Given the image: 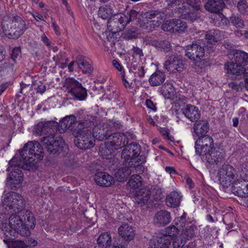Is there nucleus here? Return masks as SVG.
<instances>
[{
    "label": "nucleus",
    "mask_w": 248,
    "mask_h": 248,
    "mask_svg": "<svg viewBox=\"0 0 248 248\" xmlns=\"http://www.w3.org/2000/svg\"><path fill=\"white\" fill-rule=\"evenodd\" d=\"M128 165L130 166L128 167H123L119 169L115 173V177L117 179V181L119 182H123L126 180L127 178L131 174L132 172L137 168H140L137 166L134 167V164L129 163Z\"/></svg>",
    "instance_id": "b1692460"
},
{
    "label": "nucleus",
    "mask_w": 248,
    "mask_h": 248,
    "mask_svg": "<svg viewBox=\"0 0 248 248\" xmlns=\"http://www.w3.org/2000/svg\"><path fill=\"white\" fill-rule=\"evenodd\" d=\"M53 59L57 65L62 64V67L65 66L68 61V59L66 58L65 53L62 51H60L59 54L54 56Z\"/></svg>",
    "instance_id": "c03bdc74"
},
{
    "label": "nucleus",
    "mask_w": 248,
    "mask_h": 248,
    "mask_svg": "<svg viewBox=\"0 0 248 248\" xmlns=\"http://www.w3.org/2000/svg\"><path fill=\"white\" fill-rule=\"evenodd\" d=\"M237 3L238 9L240 13H245L248 11V3L246 0H239Z\"/></svg>",
    "instance_id": "864d4df0"
},
{
    "label": "nucleus",
    "mask_w": 248,
    "mask_h": 248,
    "mask_svg": "<svg viewBox=\"0 0 248 248\" xmlns=\"http://www.w3.org/2000/svg\"><path fill=\"white\" fill-rule=\"evenodd\" d=\"M175 21V19L167 20L162 25V29L164 31L174 33Z\"/></svg>",
    "instance_id": "09e8293b"
},
{
    "label": "nucleus",
    "mask_w": 248,
    "mask_h": 248,
    "mask_svg": "<svg viewBox=\"0 0 248 248\" xmlns=\"http://www.w3.org/2000/svg\"><path fill=\"white\" fill-rule=\"evenodd\" d=\"M148 13L152 14L150 16L151 19L150 20H153V19L155 20H163L166 18V15L164 13L159 12L158 11H149Z\"/></svg>",
    "instance_id": "8fccbe9b"
},
{
    "label": "nucleus",
    "mask_w": 248,
    "mask_h": 248,
    "mask_svg": "<svg viewBox=\"0 0 248 248\" xmlns=\"http://www.w3.org/2000/svg\"><path fill=\"white\" fill-rule=\"evenodd\" d=\"M197 231V227L196 225L194 224L187 225L183 229L182 236L185 240L191 239L195 236Z\"/></svg>",
    "instance_id": "c9c22d12"
},
{
    "label": "nucleus",
    "mask_w": 248,
    "mask_h": 248,
    "mask_svg": "<svg viewBox=\"0 0 248 248\" xmlns=\"http://www.w3.org/2000/svg\"><path fill=\"white\" fill-rule=\"evenodd\" d=\"M152 45L164 52H169L171 49L170 44L167 40L154 41L152 42Z\"/></svg>",
    "instance_id": "58836bf2"
},
{
    "label": "nucleus",
    "mask_w": 248,
    "mask_h": 248,
    "mask_svg": "<svg viewBox=\"0 0 248 248\" xmlns=\"http://www.w3.org/2000/svg\"><path fill=\"white\" fill-rule=\"evenodd\" d=\"M16 214H13L9 217V224H7L6 222H4L7 217L4 214L0 213V229L3 232H10L11 235H14L16 232L22 236H29L30 231L24 228L22 219Z\"/></svg>",
    "instance_id": "20e7f679"
},
{
    "label": "nucleus",
    "mask_w": 248,
    "mask_h": 248,
    "mask_svg": "<svg viewBox=\"0 0 248 248\" xmlns=\"http://www.w3.org/2000/svg\"><path fill=\"white\" fill-rule=\"evenodd\" d=\"M225 6L223 0H208L204 7L206 10L212 13H217Z\"/></svg>",
    "instance_id": "c756f323"
},
{
    "label": "nucleus",
    "mask_w": 248,
    "mask_h": 248,
    "mask_svg": "<svg viewBox=\"0 0 248 248\" xmlns=\"http://www.w3.org/2000/svg\"><path fill=\"white\" fill-rule=\"evenodd\" d=\"M112 14L113 10L108 5L100 7L98 10V16L103 19H108Z\"/></svg>",
    "instance_id": "a19ab883"
},
{
    "label": "nucleus",
    "mask_w": 248,
    "mask_h": 248,
    "mask_svg": "<svg viewBox=\"0 0 248 248\" xmlns=\"http://www.w3.org/2000/svg\"><path fill=\"white\" fill-rule=\"evenodd\" d=\"M132 51L133 52V56H137L140 58L143 56L142 50L137 46H133L132 47Z\"/></svg>",
    "instance_id": "338daca9"
},
{
    "label": "nucleus",
    "mask_w": 248,
    "mask_h": 248,
    "mask_svg": "<svg viewBox=\"0 0 248 248\" xmlns=\"http://www.w3.org/2000/svg\"><path fill=\"white\" fill-rule=\"evenodd\" d=\"M181 201V197L179 194L174 191L167 196L166 203L167 206L175 208L179 205Z\"/></svg>",
    "instance_id": "2f4dec72"
},
{
    "label": "nucleus",
    "mask_w": 248,
    "mask_h": 248,
    "mask_svg": "<svg viewBox=\"0 0 248 248\" xmlns=\"http://www.w3.org/2000/svg\"><path fill=\"white\" fill-rule=\"evenodd\" d=\"M228 86L233 91L239 92L241 91L243 84L241 82H239L238 83L236 82H232L229 84Z\"/></svg>",
    "instance_id": "4d7b16f0"
},
{
    "label": "nucleus",
    "mask_w": 248,
    "mask_h": 248,
    "mask_svg": "<svg viewBox=\"0 0 248 248\" xmlns=\"http://www.w3.org/2000/svg\"><path fill=\"white\" fill-rule=\"evenodd\" d=\"M232 62L227 65L228 73L232 74H238L241 69L245 68L248 64V54L244 51L236 50L233 52Z\"/></svg>",
    "instance_id": "1a4fd4ad"
},
{
    "label": "nucleus",
    "mask_w": 248,
    "mask_h": 248,
    "mask_svg": "<svg viewBox=\"0 0 248 248\" xmlns=\"http://www.w3.org/2000/svg\"><path fill=\"white\" fill-rule=\"evenodd\" d=\"M186 23L181 19H175L174 32L182 33L187 29Z\"/></svg>",
    "instance_id": "49530a36"
},
{
    "label": "nucleus",
    "mask_w": 248,
    "mask_h": 248,
    "mask_svg": "<svg viewBox=\"0 0 248 248\" xmlns=\"http://www.w3.org/2000/svg\"><path fill=\"white\" fill-rule=\"evenodd\" d=\"M179 229L175 225H170L166 228V234L171 239L172 237L176 236L178 233Z\"/></svg>",
    "instance_id": "3c124183"
},
{
    "label": "nucleus",
    "mask_w": 248,
    "mask_h": 248,
    "mask_svg": "<svg viewBox=\"0 0 248 248\" xmlns=\"http://www.w3.org/2000/svg\"><path fill=\"white\" fill-rule=\"evenodd\" d=\"M93 126H91L92 131L94 139L100 141L108 140V137L111 134V132L109 130L106 129L103 126L100 124L95 126L93 129Z\"/></svg>",
    "instance_id": "a878e982"
},
{
    "label": "nucleus",
    "mask_w": 248,
    "mask_h": 248,
    "mask_svg": "<svg viewBox=\"0 0 248 248\" xmlns=\"http://www.w3.org/2000/svg\"><path fill=\"white\" fill-rule=\"evenodd\" d=\"M9 165L7 170L10 171V173L7 178V185H9L11 189L16 190L20 187L23 179V174L20 168L25 166L20 159L16 156L10 160Z\"/></svg>",
    "instance_id": "39448f33"
},
{
    "label": "nucleus",
    "mask_w": 248,
    "mask_h": 248,
    "mask_svg": "<svg viewBox=\"0 0 248 248\" xmlns=\"http://www.w3.org/2000/svg\"><path fill=\"white\" fill-rule=\"evenodd\" d=\"M214 148L213 138L208 135L199 137L195 143V151L200 156Z\"/></svg>",
    "instance_id": "2eb2a0df"
},
{
    "label": "nucleus",
    "mask_w": 248,
    "mask_h": 248,
    "mask_svg": "<svg viewBox=\"0 0 248 248\" xmlns=\"http://www.w3.org/2000/svg\"><path fill=\"white\" fill-rule=\"evenodd\" d=\"M160 133L164 136V138L167 140H171V136L170 135V133L168 132V130L167 128H160L159 129Z\"/></svg>",
    "instance_id": "e2e57ef3"
},
{
    "label": "nucleus",
    "mask_w": 248,
    "mask_h": 248,
    "mask_svg": "<svg viewBox=\"0 0 248 248\" xmlns=\"http://www.w3.org/2000/svg\"><path fill=\"white\" fill-rule=\"evenodd\" d=\"M58 123L50 121L46 122H40L34 127V132L39 135H50L44 137L41 141L47 151L51 154H58L64 145V141L58 134L53 133L58 130Z\"/></svg>",
    "instance_id": "f257e3e1"
},
{
    "label": "nucleus",
    "mask_w": 248,
    "mask_h": 248,
    "mask_svg": "<svg viewBox=\"0 0 248 248\" xmlns=\"http://www.w3.org/2000/svg\"><path fill=\"white\" fill-rule=\"evenodd\" d=\"M20 155L26 169H33L36 167L37 162L43 159V149L38 142L29 141L20 152Z\"/></svg>",
    "instance_id": "7ed1b4c3"
},
{
    "label": "nucleus",
    "mask_w": 248,
    "mask_h": 248,
    "mask_svg": "<svg viewBox=\"0 0 248 248\" xmlns=\"http://www.w3.org/2000/svg\"><path fill=\"white\" fill-rule=\"evenodd\" d=\"M24 228L30 231V229H32L35 225V219L32 213L28 210L26 211L25 215L23 216Z\"/></svg>",
    "instance_id": "f704fd0d"
},
{
    "label": "nucleus",
    "mask_w": 248,
    "mask_h": 248,
    "mask_svg": "<svg viewBox=\"0 0 248 248\" xmlns=\"http://www.w3.org/2000/svg\"><path fill=\"white\" fill-rule=\"evenodd\" d=\"M163 95L166 99H171L174 94V89L170 84L165 85V89L162 91Z\"/></svg>",
    "instance_id": "de8ad7c7"
},
{
    "label": "nucleus",
    "mask_w": 248,
    "mask_h": 248,
    "mask_svg": "<svg viewBox=\"0 0 248 248\" xmlns=\"http://www.w3.org/2000/svg\"><path fill=\"white\" fill-rule=\"evenodd\" d=\"M151 15H152V14L148 13L147 12L143 14L141 18H139L138 21L140 27L151 30V22L150 21Z\"/></svg>",
    "instance_id": "ea45409f"
},
{
    "label": "nucleus",
    "mask_w": 248,
    "mask_h": 248,
    "mask_svg": "<svg viewBox=\"0 0 248 248\" xmlns=\"http://www.w3.org/2000/svg\"><path fill=\"white\" fill-rule=\"evenodd\" d=\"M119 92L115 90L113 91L112 93H110L108 96V99L110 100L113 101L114 102H117L119 100Z\"/></svg>",
    "instance_id": "69168bd1"
},
{
    "label": "nucleus",
    "mask_w": 248,
    "mask_h": 248,
    "mask_svg": "<svg viewBox=\"0 0 248 248\" xmlns=\"http://www.w3.org/2000/svg\"><path fill=\"white\" fill-rule=\"evenodd\" d=\"M232 191L235 195L242 198L248 197V181L237 179L232 186Z\"/></svg>",
    "instance_id": "f3484780"
},
{
    "label": "nucleus",
    "mask_w": 248,
    "mask_h": 248,
    "mask_svg": "<svg viewBox=\"0 0 248 248\" xmlns=\"http://www.w3.org/2000/svg\"><path fill=\"white\" fill-rule=\"evenodd\" d=\"M186 223V214L184 213L181 217H177L174 220L175 225L180 230L183 228Z\"/></svg>",
    "instance_id": "603ef678"
},
{
    "label": "nucleus",
    "mask_w": 248,
    "mask_h": 248,
    "mask_svg": "<svg viewBox=\"0 0 248 248\" xmlns=\"http://www.w3.org/2000/svg\"><path fill=\"white\" fill-rule=\"evenodd\" d=\"M64 87L73 100L83 101L87 98V90L82 86L81 83L73 78H66Z\"/></svg>",
    "instance_id": "6e6552de"
},
{
    "label": "nucleus",
    "mask_w": 248,
    "mask_h": 248,
    "mask_svg": "<svg viewBox=\"0 0 248 248\" xmlns=\"http://www.w3.org/2000/svg\"><path fill=\"white\" fill-rule=\"evenodd\" d=\"M97 242L101 248H111L113 245L112 243L111 236L108 232H105L99 235Z\"/></svg>",
    "instance_id": "473e14b6"
},
{
    "label": "nucleus",
    "mask_w": 248,
    "mask_h": 248,
    "mask_svg": "<svg viewBox=\"0 0 248 248\" xmlns=\"http://www.w3.org/2000/svg\"><path fill=\"white\" fill-rule=\"evenodd\" d=\"M118 232L120 235L127 242L131 241L135 235L134 229L127 224H124L119 227Z\"/></svg>",
    "instance_id": "bb28decb"
},
{
    "label": "nucleus",
    "mask_w": 248,
    "mask_h": 248,
    "mask_svg": "<svg viewBox=\"0 0 248 248\" xmlns=\"http://www.w3.org/2000/svg\"><path fill=\"white\" fill-rule=\"evenodd\" d=\"M140 13L134 10H131L128 14H127V21H126V24L129 23L130 21L134 20L136 19L139 15Z\"/></svg>",
    "instance_id": "13d9d810"
},
{
    "label": "nucleus",
    "mask_w": 248,
    "mask_h": 248,
    "mask_svg": "<svg viewBox=\"0 0 248 248\" xmlns=\"http://www.w3.org/2000/svg\"><path fill=\"white\" fill-rule=\"evenodd\" d=\"M7 28H10V34H13V38H18L27 30L25 21L20 16L12 15L9 17Z\"/></svg>",
    "instance_id": "9b49d317"
},
{
    "label": "nucleus",
    "mask_w": 248,
    "mask_h": 248,
    "mask_svg": "<svg viewBox=\"0 0 248 248\" xmlns=\"http://www.w3.org/2000/svg\"><path fill=\"white\" fill-rule=\"evenodd\" d=\"M140 146L137 142H132L126 145L123 150L121 156L126 162L135 163L134 167L141 168L140 164L145 161V157L140 155Z\"/></svg>",
    "instance_id": "0eeeda50"
},
{
    "label": "nucleus",
    "mask_w": 248,
    "mask_h": 248,
    "mask_svg": "<svg viewBox=\"0 0 248 248\" xmlns=\"http://www.w3.org/2000/svg\"><path fill=\"white\" fill-rule=\"evenodd\" d=\"M21 56V50L20 47H15L12 52L11 54V59L12 60L16 62V60L18 57H20Z\"/></svg>",
    "instance_id": "bf43d9fd"
},
{
    "label": "nucleus",
    "mask_w": 248,
    "mask_h": 248,
    "mask_svg": "<svg viewBox=\"0 0 248 248\" xmlns=\"http://www.w3.org/2000/svg\"><path fill=\"white\" fill-rule=\"evenodd\" d=\"M35 90L36 91V93L43 94L46 91V86L40 81L37 84V87L35 88Z\"/></svg>",
    "instance_id": "0e129e2a"
},
{
    "label": "nucleus",
    "mask_w": 248,
    "mask_h": 248,
    "mask_svg": "<svg viewBox=\"0 0 248 248\" xmlns=\"http://www.w3.org/2000/svg\"><path fill=\"white\" fill-rule=\"evenodd\" d=\"M108 140L106 143V147L111 154L115 150L125 147V137L124 135L120 132L111 134L108 137Z\"/></svg>",
    "instance_id": "4468645a"
},
{
    "label": "nucleus",
    "mask_w": 248,
    "mask_h": 248,
    "mask_svg": "<svg viewBox=\"0 0 248 248\" xmlns=\"http://www.w3.org/2000/svg\"><path fill=\"white\" fill-rule=\"evenodd\" d=\"M184 68V64L183 61L179 58L176 63H175L173 73H175L176 71L181 72L183 70Z\"/></svg>",
    "instance_id": "680f3d73"
},
{
    "label": "nucleus",
    "mask_w": 248,
    "mask_h": 248,
    "mask_svg": "<svg viewBox=\"0 0 248 248\" xmlns=\"http://www.w3.org/2000/svg\"><path fill=\"white\" fill-rule=\"evenodd\" d=\"M128 186L132 189H136L141 185V177L139 175H132L127 183Z\"/></svg>",
    "instance_id": "37998d69"
},
{
    "label": "nucleus",
    "mask_w": 248,
    "mask_h": 248,
    "mask_svg": "<svg viewBox=\"0 0 248 248\" xmlns=\"http://www.w3.org/2000/svg\"><path fill=\"white\" fill-rule=\"evenodd\" d=\"M229 21L237 28H243L244 26V21L239 15H232Z\"/></svg>",
    "instance_id": "a18cd8bd"
},
{
    "label": "nucleus",
    "mask_w": 248,
    "mask_h": 248,
    "mask_svg": "<svg viewBox=\"0 0 248 248\" xmlns=\"http://www.w3.org/2000/svg\"><path fill=\"white\" fill-rule=\"evenodd\" d=\"M79 121H76L74 115L67 116L60 121L58 125V130L60 133H64L66 130L72 126L77 128L78 124H76Z\"/></svg>",
    "instance_id": "4be33fe9"
},
{
    "label": "nucleus",
    "mask_w": 248,
    "mask_h": 248,
    "mask_svg": "<svg viewBox=\"0 0 248 248\" xmlns=\"http://www.w3.org/2000/svg\"><path fill=\"white\" fill-rule=\"evenodd\" d=\"M171 239L167 235H162L156 239L151 240L150 242L151 248H169L170 246Z\"/></svg>",
    "instance_id": "393cba45"
},
{
    "label": "nucleus",
    "mask_w": 248,
    "mask_h": 248,
    "mask_svg": "<svg viewBox=\"0 0 248 248\" xmlns=\"http://www.w3.org/2000/svg\"><path fill=\"white\" fill-rule=\"evenodd\" d=\"M186 241L183 239H176L173 242L172 246L173 248H185V244Z\"/></svg>",
    "instance_id": "052dcab7"
},
{
    "label": "nucleus",
    "mask_w": 248,
    "mask_h": 248,
    "mask_svg": "<svg viewBox=\"0 0 248 248\" xmlns=\"http://www.w3.org/2000/svg\"><path fill=\"white\" fill-rule=\"evenodd\" d=\"M209 129V124L207 121L202 120L196 122L193 126L194 132L198 137L206 136Z\"/></svg>",
    "instance_id": "c85d7f7f"
},
{
    "label": "nucleus",
    "mask_w": 248,
    "mask_h": 248,
    "mask_svg": "<svg viewBox=\"0 0 248 248\" xmlns=\"http://www.w3.org/2000/svg\"><path fill=\"white\" fill-rule=\"evenodd\" d=\"M1 205L7 214H17L24 208L25 202L20 194L15 192L4 193L1 197Z\"/></svg>",
    "instance_id": "423d86ee"
},
{
    "label": "nucleus",
    "mask_w": 248,
    "mask_h": 248,
    "mask_svg": "<svg viewBox=\"0 0 248 248\" xmlns=\"http://www.w3.org/2000/svg\"><path fill=\"white\" fill-rule=\"evenodd\" d=\"M201 157L202 160L210 164L217 165L225 160V155L222 150L214 148Z\"/></svg>",
    "instance_id": "dca6fc26"
},
{
    "label": "nucleus",
    "mask_w": 248,
    "mask_h": 248,
    "mask_svg": "<svg viewBox=\"0 0 248 248\" xmlns=\"http://www.w3.org/2000/svg\"><path fill=\"white\" fill-rule=\"evenodd\" d=\"M151 191L147 187H143L137 190L134 194V201L141 206L145 205L151 197Z\"/></svg>",
    "instance_id": "5701e85b"
},
{
    "label": "nucleus",
    "mask_w": 248,
    "mask_h": 248,
    "mask_svg": "<svg viewBox=\"0 0 248 248\" xmlns=\"http://www.w3.org/2000/svg\"><path fill=\"white\" fill-rule=\"evenodd\" d=\"M94 180L98 186L104 187L110 186L115 183L113 177L104 172H98L95 173Z\"/></svg>",
    "instance_id": "aec40b11"
},
{
    "label": "nucleus",
    "mask_w": 248,
    "mask_h": 248,
    "mask_svg": "<svg viewBox=\"0 0 248 248\" xmlns=\"http://www.w3.org/2000/svg\"><path fill=\"white\" fill-rule=\"evenodd\" d=\"M93 124V122L89 120H80L76 124L78 126L73 131L78 138L77 145L79 148L86 150L94 146L95 139L91 127Z\"/></svg>",
    "instance_id": "f03ea898"
},
{
    "label": "nucleus",
    "mask_w": 248,
    "mask_h": 248,
    "mask_svg": "<svg viewBox=\"0 0 248 248\" xmlns=\"http://www.w3.org/2000/svg\"><path fill=\"white\" fill-rule=\"evenodd\" d=\"M241 70L238 74H234L237 76H243L245 80V86L247 90L248 91V68H244Z\"/></svg>",
    "instance_id": "5fc2aeb1"
},
{
    "label": "nucleus",
    "mask_w": 248,
    "mask_h": 248,
    "mask_svg": "<svg viewBox=\"0 0 248 248\" xmlns=\"http://www.w3.org/2000/svg\"><path fill=\"white\" fill-rule=\"evenodd\" d=\"M180 110L191 122H197L201 117V113L198 108L190 104L184 106Z\"/></svg>",
    "instance_id": "6ab92c4d"
},
{
    "label": "nucleus",
    "mask_w": 248,
    "mask_h": 248,
    "mask_svg": "<svg viewBox=\"0 0 248 248\" xmlns=\"http://www.w3.org/2000/svg\"><path fill=\"white\" fill-rule=\"evenodd\" d=\"M219 31L217 30H211L206 32L205 38L211 43L217 42L219 39Z\"/></svg>",
    "instance_id": "79ce46f5"
},
{
    "label": "nucleus",
    "mask_w": 248,
    "mask_h": 248,
    "mask_svg": "<svg viewBox=\"0 0 248 248\" xmlns=\"http://www.w3.org/2000/svg\"><path fill=\"white\" fill-rule=\"evenodd\" d=\"M217 176L219 184L224 187H228L236 179V170L232 166L224 164L218 170Z\"/></svg>",
    "instance_id": "9d476101"
},
{
    "label": "nucleus",
    "mask_w": 248,
    "mask_h": 248,
    "mask_svg": "<svg viewBox=\"0 0 248 248\" xmlns=\"http://www.w3.org/2000/svg\"><path fill=\"white\" fill-rule=\"evenodd\" d=\"M125 138V142L126 144H128V142L130 141L131 140H134L136 137L135 135H134L133 133L129 132H126L124 133H123Z\"/></svg>",
    "instance_id": "774afa93"
},
{
    "label": "nucleus",
    "mask_w": 248,
    "mask_h": 248,
    "mask_svg": "<svg viewBox=\"0 0 248 248\" xmlns=\"http://www.w3.org/2000/svg\"><path fill=\"white\" fill-rule=\"evenodd\" d=\"M4 243L7 245V248H27L29 246H35L37 241L26 239L25 241L16 240L11 237L4 238Z\"/></svg>",
    "instance_id": "a211bd4d"
},
{
    "label": "nucleus",
    "mask_w": 248,
    "mask_h": 248,
    "mask_svg": "<svg viewBox=\"0 0 248 248\" xmlns=\"http://www.w3.org/2000/svg\"><path fill=\"white\" fill-rule=\"evenodd\" d=\"M186 55L190 60L199 61L204 56V44L202 40L195 41L188 46L185 50Z\"/></svg>",
    "instance_id": "f8f14e48"
},
{
    "label": "nucleus",
    "mask_w": 248,
    "mask_h": 248,
    "mask_svg": "<svg viewBox=\"0 0 248 248\" xmlns=\"http://www.w3.org/2000/svg\"><path fill=\"white\" fill-rule=\"evenodd\" d=\"M127 21L126 15L123 14L115 15L108 19L107 23L108 29L112 33L115 34L125 28Z\"/></svg>",
    "instance_id": "ddd939ff"
},
{
    "label": "nucleus",
    "mask_w": 248,
    "mask_h": 248,
    "mask_svg": "<svg viewBox=\"0 0 248 248\" xmlns=\"http://www.w3.org/2000/svg\"><path fill=\"white\" fill-rule=\"evenodd\" d=\"M165 79V74L163 72L158 70L150 76L149 82L151 86H157L162 84Z\"/></svg>",
    "instance_id": "7c9ffc66"
},
{
    "label": "nucleus",
    "mask_w": 248,
    "mask_h": 248,
    "mask_svg": "<svg viewBox=\"0 0 248 248\" xmlns=\"http://www.w3.org/2000/svg\"><path fill=\"white\" fill-rule=\"evenodd\" d=\"M76 62L78 67L80 69L83 74H90L93 71V63L91 60L81 55H78L76 57Z\"/></svg>",
    "instance_id": "412c9836"
},
{
    "label": "nucleus",
    "mask_w": 248,
    "mask_h": 248,
    "mask_svg": "<svg viewBox=\"0 0 248 248\" xmlns=\"http://www.w3.org/2000/svg\"><path fill=\"white\" fill-rule=\"evenodd\" d=\"M213 22L215 26L217 27L227 26L229 24V21L228 18L220 13L215 15L213 19Z\"/></svg>",
    "instance_id": "4c0bfd02"
},
{
    "label": "nucleus",
    "mask_w": 248,
    "mask_h": 248,
    "mask_svg": "<svg viewBox=\"0 0 248 248\" xmlns=\"http://www.w3.org/2000/svg\"><path fill=\"white\" fill-rule=\"evenodd\" d=\"M170 213L165 210H160L157 212L154 218V223L159 226H165L171 221Z\"/></svg>",
    "instance_id": "cd10ccee"
},
{
    "label": "nucleus",
    "mask_w": 248,
    "mask_h": 248,
    "mask_svg": "<svg viewBox=\"0 0 248 248\" xmlns=\"http://www.w3.org/2000/svg\"><path fill=\"white\" fill-rule=\"evenodd\" d=\"M186 3L191 6L193 10L198 11L201 8L200 0H186Z\"/></svg>",
    "instance_id": "6e6d98bb"
},
{
    "label": "nucleus",
    "mask_w": 248,
    "mask_h": 248,
    "mask_svg": "<svg viewBox=\"0 0 248 248\" xmlns=\"http://www.w3.org/2000/svg\"><path fill=\"white\" fill-rule=\"evenodd\" d=\"M179 57L175 55L167 56L164 67L168 71L174 72V69Z\"/></svg>",
    "instance_id": "e433bc0d"
},
{
    "label": "nucleus",
    "mask_w": 248,
    "mask_h": 248,
    "mask_svg": "<svg viewBox=\"0 0 248 248\" xmlns=\"http://www.w3.org/2000/svg\"><path fill=\"white\" fill-rule=\"evenodd\" d=\"M184 8H179L180 9V13H181V16L183 18L193 22L199 18L198 13L197 12V11L193 10L191 11L185 6H184Z\"/></svg>",
    "instance_id": "72a5a7b5"
}]
</instances>
